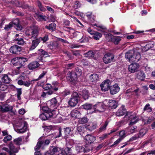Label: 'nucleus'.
Wrapping results in <instances>:
<instances>
[{"instance_id":"nucleus-25","label":"nucleus","mask_w":155,"mask_h":155,"mask_svg":"<svg viewBox=\"0 0 155 155\" xmlns=\"http://www.w3.org/2000/svg\"><path fill=\"white\" fill-rule=\"evenodd\" d=\"M71 149L68 147L66 148L63 150H61V153L62 155H71Z\"/></svg>"},{"instance_id":"nucleus-8","label":"nucleus","mask_w":155,"mask_h":155,"mask_svg":"<svg viewBox=\"0 0 155 155\" xmlns=\"http://www.w3.org/2000/svg\"><path fill=\"white\" fill-rule=\"evenodd\" d=\"M114 58V56L113 54L108 53L104 55L103 60L105 64H107L112 62Z\"/></svg>"},{"instance_id":"nucleus-34","label":"nucleus","mask_w":155,"mask_h":155,"mask_svg":"<svg viewBox=\"0 0 155 155\" xmlns=\"http://www.w3.org/2000/svg\"><path fill=\"white\" fill-rule=\"evenodd\" d=\"M44 89L46 90H51V89L53 90V93L55 91L58 90V88H53L51 84H47L44 87Z\"/></svg>"},{"instance_id":"nucleus-39","label":"nucleus","mask_w":155,"mask_h":155,"mask_svg":"<svg viewBox=\"0 0 155 155\" xmlns=\"http://www.w3.org/2000/svg\"><path fill=\"white\" fill-rule=\"evenodd\" d=\"M82 107L84 109L88 110L91 109L93 107V106L91 104L86 103L82 105Z\"/></svg>"},{"instance_id":"nucleus-35","label":"nucleus","mask_w":155,"mask_h":155,"mask_svg":"<svg viewBox=\"0 0 155 155\" xmlns=\"http://www.w3.org/2000/svg\"><path fill=\"white\" fill-rule=\"evenodd\" d=\"M87 31L91 35H93L92 37H90L91 38H93L95 40H97V35L96 31H93L90 28L87 29Z\"/></svg>"},{"instance_id":"nucleus-28","label":"nucleus","mask_w":155,"mask_h":155,"mask_svg":"<svg viewBox=\"0 0 155 155\" xmlns=\"http://www.w3.org/2000/svg\"><path fill=\"white\" fill-rule=\"evenodd\" d=\"M76 133L79 134L81 135H82V134L84 133V129L82 126L77 125Z\"/></svg>"},{"instance_id":"nucleus-40","label":"nucleus","mask_w":155,"mask_h":155,"mask_svg":"<svg viewBox=\"0 0 155 155\" xmlns=\"http://www.w3.org/2000/svg\"><path fill=\"white\" fill-rule=\"evenodd\" d=\"M82 96L85 100L87 99L88 98L89 95L88 91L86 90H84L82 91Z\"/></svg>"},{"instance_id":"nucleus-52","label":"nucleus","mask_w":155,"mask_h":155,"mask_svg":"<svg viewBox=\"0 0 155 155\" xmlns=\"http://www.w3.org/2000/svg\"><path fill=\"white\" fill-rule=\"evenodd\" d=\"M47 73V71H43L42 73L38 76V78L34 80V81H37L41 79L44 77L45 75H46Z\"/></svg>"},{"instance_id":"nucleus-54","label":"nucleus","mask_w":155,"mask_h":155,"mask_svg":"<svg viewBox=\"0 0 155 155\" xmlns=\"http://www.w3.org/2000/svg\"><path fill=\"white\" fill-rule=\"evenodd\" d=\"M8 87V86L2 83L0 85V90L1 91H5L7 89Z\"/></svg>"},{"instance_id":"nucleus-64","label":"nucleus","mask_w":155,"mask_h":155,"mask_svg":"<svg viewBox=\"0 0 155 155\" xmlns=\"http://www.w3.org/2000/svg\"><path fill=\"white\" fill-rule=\"evenodd\" d=\"M37 4L41 11H45V8L43 7L41 3L40 2L38 1L37 2Z\"/></svg>"},{"instance_id":"nucleus-26","label":"nucleus","mask_w":155,"mask_h":155,"mask_svg":"<svg viewBox=\"0 0 155 155\" xmlns=\"http://www.w3.org/2000/svg\"><path fill=\"white\" fill-rule=\"evenodd\" d=\"M13 107L12 106L6 104L2 106V111L3 112H7L12 110Z\"/></svg>"},{"instance_id":"nucleus-24","label":"nucleus","mask_w":155,"mask_h":155,"mask_svg":"<svg viewBox=\"0 0 155 155\" xmlns=\"http://www.w3.org/2000/svg\"><path fill=\"white\" fill-rule=\"evenodd\" d=\"M137 78L143 81L145 78V75L143 71H140L138 72L136 74Z\"/></svg>"},{"instance_id":"nucleus-62","label":"nucleus","mask_w":155,"mask_h":155,"mask_svg":"<svg viewBox=\"0 0 155 155\" xmlns=\"http://www.w3.org/2000/svg\"><path fill=\"white\" fill-rule=\"evenodd\" d=\"M34 81V80L31 81H24L23 85L25 86L26 87H28L30 86L31 82Z\"/></svg>"},{"instance_id":"nucleus-21","label":"nucleus","mask_w":155,"mask_h":155,"mask_svg":"<svg viewBox=\"0 0 155 155\" xmlns=\"http://www.w3.org/2000/svg\"><path fill=\"white\" fill-rule=\"evenodd\" d=\"M126 112L124 107L122 106L116 112V115L118 116H122Z\"/></svg>"},{"instance_id":"nucleus-63","label":"nucleus","mask_w":155,"mask_h":155,"mask_svg":"<svg viewBox=\"0 0 155 155\" xmlns=\"http://www.w3.org/2000/svg\"><path fill=\"white\" fill-rule=\"evenodd\" d=\"M80 6V3L78 1H76L75 2L74 5V7L75 9H77L79 8Z\"/></svg>"},{"instance_id":"nucleus-48","label":"nucleus","mask_w":155,"mask_h":155,"mask_svg":"<svg viewBox=\"0 0 155 155\" xmlns=\"http://www.w3.org/2000/svg\"><path fill=\"white\" fill-rule=\"evenodd\" d=\"M14 40L17 42V44L20 45H23L24 43L23 39L22 38H15Z\"/></svg>"},{"instance_id":"nucleus-42","label":"nucleus","mask_w":155,"mask_h":155,"mask_svg":"<svg viewBox=\"0 0 155 155\" xmlns=\"http://www.w3.org/2000/svg\"><path fill=\"white\" fill-rule=\"evenodd\" d=\"M39 117L42 120H46L48 117V114L47 113H42L40 115Z\"/></svg>"},{"instance_id":"nucleus-53","label":"nucleus","mask_w":155,"mask_h":155,"mask_svg":"<svg viewBox=\"0 0 155 155\" xmlns=\"http://www.w3.org/2000/svg\"><path fill=\"white\" fill-rule=\"evenodd\" d=\"M82 73V71L81 69L78 68H76L75 71V73L74 74L77 78V77L80 76Z\"/></svg>"},{"instance_id":"nucleus-2","label":"nucleus","mask_w":155,"mask_h":155,"mask_svg":"<svg viewBox=\"0 0 155 155\" xmlns=\"http://www.w3.org/2000/svg\"><path fill=\"white\" fill-rule=\"evenodd\" d=\"M80 95L76 92H73L68 101L69 105L71 107H74L76 106L80 100Z\"/></svg>"},{"instance_id":"nucleus-6","label":"nucleus","mask_w":155,"mask_h":155,"mask_svg":"<svg viewBox=\"0 0 155 155\" xmlns=\"http://www.w3.org/2000/svg\"><path fill=\"white\" fill-rule=\"evenodd\" d=\"M67 81L73 84H74L77 81V78L73 72H68L67 74Z\"/></svg>"},{"instance_id":"nucleus-16","label":"nucleus","mask_w":155,"mask_h":155,"mask_svg":"<svg viewBox=\"0 0 155 155\" xmlns=\"http://www.w3.org/2000/svg\"><path fill=\"white\" fill-rule=\"evenodd\" d=\"M134 52L133 50H130L127 52L125 54V58L126 59L130 62H133L132 60L134 58Z\"/></svg>"},{"instance_id":"nucleus-1","label":"nucleus","mask_w":155,"mask_h":155,"mask_svg":"<svg viewBox=\"0 0 155 155\" xmlns=\"http://www.w3.org/2000/svg\"><path fill=\"white\" fill-rule=\"evenodd\" d=\"M39 29L36 26H33L28 28L25 32V34L28 36H30L32 40V43L29 49L32 50L34 49L40 42V40L38 38L37 36L38 35Z\"/></svg>"},{"instance_id":"nucleus-43","label":"nucleus","mask_w":155,"mask_h":155,"mask_svg":"<svg viewBox=\"0 0 155 155\" xmlns=\"http://www.w3.org/2000/svg\"><path fill=\"white\" fill-rule=\"evenodd\" d=\"M84 148L81 146H78L76 148V150L78 153L82 154L84 153Z\"/></svg>"},{"instance_id":"nucleus-49","label":"nucleus","mask_w":155,"mask_h":155,"mask_svg":"<svg viewBox=\"0 0 155 155\" xmlns=\"http://www.w3.org/2000/svg\"><path fill=\"white\" fill-rule=\"evenodd\" d=\"M114 36L110 33L106 34L105 38L108 41L112 42V40Z\"/></svg>"},{"instance_id":"nucleus-15","label":"nucleus","mask_w":155,"mask_h":155,"mask_svg":"<svg viewBox=\"0 0 155 155\" xmlns=\"http://www.w3.org/2000/svg\"><path fill=\"white\" fill-rule=\"evenodd\" d=\"M110 93L112 94H114L117 93L120 90V88L117 84H115L110 86Z\"/></svg>"},{"instance_id":"nucleus-20","label":"nucleus","mask_w":155,"mask_h":155,"mask_svg":"<svg viewBox=\"0 0 155 155\" xmlns=\"http://www.w3.org/2000/svg\"><path fill=\"white\" fill-rule=\"evenodd\" d=\"M1 79L3 82L6 84H8L11 81V78L6 74L2 75Z\"/></svg>"},{"instance_id":"nucleus-30","label":"nucleus","mask_w":155,"mask_h":155,"mask_svg":"<svg viewBox=\"0 0 155 155\" xmlns=\"http://www.w3.org/2000/svg\"><path fill=\"white\" fill-rule=\"evenodd\" d=\"M51 45L52 49H57L60 47V42L58 41H54L52 42Z\"/></svg>"},{"instance_id":"nucleus-9","label":"nucleus","mask_w":155,"mask_h":155,"mask_svg":"<svg viewBox=\"0 0 155 155\" xmlns=\"http://www.w3.org/2000/svg\"><path fill=\"white\" fill-rule=\"evenodd\" d=\"M105 102L107 103L106 106L108 107L109 108L114 109L117 106V102L114 100H111L107 102L105 101Z\"/></svg>"},{"instance_id":"nucleus-38","label":"nucleus","mask_w":155,"mask_h":155,"mask_svg":"<svg viewBox=\"0 0 155 155\" xmlns=\"http://www.w3.org/2000/svg\"><path fill=\"white\" fill-rule=\"evenodd\" d=\"M84 56L86 57L94 58V53L92 51H90L84 54Z\"/></svg>"},{"instance_id":"nucleus-11","label":"nucleus","mask_w":155,"mask_h":155,"mask_svg":"<svg viewBox=\"0 0 155 155\" xmlns=\"http://www.w3.org/2000/svg\"><path fill=\"white\" fill-rule=\"evenodd\" d=\"M140 67L139 64L137 63H133L130 64L128 67L129 71L131 73H134L136 72Z\"/></svg>"},{"instance_id":"nucleus-44","label":"nucleus","mask_w":155,"mask_h":155,"mask_svg":"<svg viewBox=\"0 0 155 155\" xmlns=\"http://www.w3.org/2000/svg\"><path fill=\"white\" fill-rule=\"evenodd\" d=\"M79 112L76 110H74L72 111L71 114L72 117L77 118L79 114Z\"/></svg>"},{"instance_id":"nucleus-7","label":"nucleus","mask_w":155,"mask_h":155,"mask_svg":"<svg viewBox=\"0 0 155 155\" xmlns=\"http://www.w3.org/2000/svg\"><path fill=\"white\" fill-rule=\"evenodd\" d=\"M21 126L19 127L17 130V132L18 133H23L25 132L27 129V123L24 120L21 122Z\"/></svg>"},{"instance_id":"nucleus-45","label":"nucleus","mask_w":155,"mask_h":155,"mask_svg":"<svg viewBox=\"0 0 155 155\" xmlns=\"http://www.w3.org/2000/svg\"><path fill=\"white\" fill-rule=\"evenodd\" d=\"M121 40V38L119 36L114 37L113 38L112 42L114 43L115 44L117 45L118 44Z\"/></svg>"},{"instance_id":"nucleus-14","label":"nucleus","mask_w":155,"mask_h":155,"mask_svg":"<svg viewBox=\"0 0 155 155\" xmlns=\"http://www.w3.org/2000/svg\"><path fill=\"white\" fill-rule=\"evenodd\" d=\"M95 140L96 138L90 135H87L84 138L85 142L87 144H88L91 143Z\"/></svg>"},{"instance_id":"nucleus-59","label":"nucleus","mask_w":155,"mask_h":155,"mask_svg":"<svg viewBox=\"0 0 155 155\" xmlns=\"http://www.w3.org/2000/svg\"><path fill=\"white\" fill-rule=\"evenodd\" d=\"M12 137L10 135H8L4 137L3 139L4 141L6 143L7 141H10L12 139Z\"/></svg>"},{"instance_id":"nucleus-55","label":"nucleus","mask_w":155,"mask_h":155,"mask_svg":"<svg viewBox=\"0 0 155 155\" xmlns=\"http://www.w3.org/2000/svg\"><path fill=\"white\" fill-rule=\"evenodd\" d=\"M51 150L52 152L53 153V155L55 153H57L58 152H61V149L60 148L58 147H54Z\"/></svg>"},{"instance_id":"nucleus-56","label":"nucleus","mask_w":155,"mask_h":155,"mask_svg":"<svg viewBox=\"0 0 155 155\" xmlns=\"http://www.w3.org/2000/svg\"><path fill=\"white\" fill-rule=\"evenodd\" d=\"M12 27V23L10 22L8 24L5 25V27H4V29L6 31H9Z\"/></svg>"},{"instance_id":"nucleus-31","label":"nucleus","mask_w":155,"mask_h":155,"mask_svg":"<svg viewBox=\"0 0 155 155\" xmlns=\"http://www.w3.org/2000/svg\"><path fill=\"white\" fill-rule=\"evenodd\" d=\"M9 147L10 151H12L14 153H17L18 151V148L15 147L14 144L12 143H10L9 144Z\"/></svg>"},{"instance_id":"nucleus-33","label":"nucleus","mask_w":155,"mask_h":155,"mask_svg":"<svg viewBox=\"0 0 155 155\" xmlns=\"http://www.w3.org/2000/svg\"><path fill=\"white\" fill-rule=\"evenodd\" d=\"M38 51L39 53L41 54V56L40 59H39L40 60H42V57L46 58L47 57L48 55V53L47 52L44 51L42 49L39 50Z\"/></svg>"},{"instance_id":"nucleus-17","label":"nucleus","mask_w":155,"mask_h":155,"mask_svg":"<svg viewBox=\"0 0 155 155\" xmlns=\"http://www.w3.org/2000/svg\"><path fill=\"white\" fill-rule=\"evenodd\" d=\"M40 65L39 63L36 61L31 62L28 65V68L29 70H33L38 68Z\"/></svg>"},{"instance_id":"nucleus-60","label":"nucleus","mask_w":155,"mask_h":155,"mask_svg":"<svg viewBox=\"0 0 155 155\" xmlns=\"http://www.w3.org/2000/svg\"><path fill=\"white\" fill-rule=\"evenodd\" d=\"M120 138H122V140L126 136V133L124 130H122L119 133Z\"/></svg>"},{"instance_id":"nucleus-13","label":"nucleus","mask_w":155,"mask_h":155,"mask_svg":"<svg viewBox=\"0 0 155 155\" xmlns=\"http://www.w3.org/2000/svg\"><path fill=\"white\" fill-rule=\"evenodd\" d=\"M106 29L105 27L103 25H97V39L102 36V33L105 32Z\"/></svg>"},{"instance_id":"nucleus-37","label":"nucleus","mask_w":155,"mask_h":155,"mask_svg":"<svg viewBox=\"0 0 155 155\" xmlns=\"http://www.w3.org/2000/svg\"><path fill=\"white\" fill-rule=\"evenodd\" d=\"M137 128V127L136 126L133 127H129L125 129V131L127 132L130 133H133L135 132V130Z\"/></svg>"},{"instance_id":"nucleus-23","label":"nucleus","mask_w":155,"mask_h":155,"mask_svg":"<svg viewBox=\"0 0 155 155\" xmlns=\"http://www.w3.org/2000/svg\"><path fill=\"white\" fill-rule=\"evenodd\" d=\"M141 56L139 52H134V58L132 60L133 62H138L140 59Z\"/></svg>"},{"instance_id":"nucleus-57","label":"nucleus","mask_w":155,"mask_h":155,"mask_svg":"<svg viewBox=\"0 0 155 155\" xmlns=\"http://www.w3.org/2000/svg\"><path fill=\"white\" fill-rule=\"evenodd\" d=\"M17 97L19 100L20 99V95L22 94L21 88H17Z\"/></svg>"},{"instance_id":"nucleus-29","label":"nucleus","mask_w":155,"mask_h":155,"mask_svg":"<svg viewBox=\"0 0 155 155\" xmlns=\"http://www.w3.org/2000/svg\"><path fill=\"white\" fill-rule=\"evenodd\" d=\"M56 25L54 23L50 24L49 26L46 25L45 28L51 31H54L55 30Z\"/></svg>"},{"instance_id":"nucleus-47","label":"nucleus","mask_w":155,"mask_h":155,"mask_svg":"<svg viewBox=\"0 0 155 155\" xmlns=\"http://www.w3.org/2000/svg\"><path fill=\"white\" fill-rule=\"evenodd\" d=\"M43 144V142L42 141H38L37 143V145L35 147V151H38L40 148Z\"/></svg>"},{"instance_id":"nucleus-12","label":"nucleus","mask_w":155,"mask_h":155,"mask_svg":"<svg viewBox=\"0 0 155 155\" xmlns=\"http://www.w3.org/2000/svg\"><path fill=\"white\" fill-rule=\"evenodd\" d=\"M19 63L21 64V66L17 68L16 69V71H17L16 74H19L20 72L21 71V69L23 68V67L22 66V64H24L27 61V59L25 58L19 57Z\"/></svg>"},{"instance_id":"nucleus-41","label":"nucleus","mask_w":155,"mask_h":155,"mask_svg":"<svg viewBox=\"0 0 155 155\" xmlns=\"http://www.w3.org/2000/svg\"><path fill=\"white\" fill-rule=\"evenodd\" d=\"M22 139L21 137H19L14 140L13 141L14 143L16 145L19 146L21 144Z\"/></svg>"},{"instance_id":"nucleus-5","label":"nucleus","mask_w":155,"mask_h":155,"mask_svg":"<svg viewBox=\"0 0 155 155\" xmlns=\"http://www.w3.org/2000/svg\"><path fill=\"white\" fill-rule=\"evenodd\" d=\"M111 85V82L109 80H105L100 85L101 90L104 91L110 89Z\"/></svg>"},{"instance_id":"nucleus-18","label":"nucleus","mask_w":155,"mask_h":155,"mask_svg":"<svg viewBox=\"0 0 155 155\" xmlns=\"http://www.w3.org/2000/svg\"><path fill=\"white\" fill-rule=\"evenodd\" d=\"M12 3L17 6L21 7L24 8H26L28 7L27 5H25L24 3H20L18 0H12Z\"/></svg>"},{"instance_id":"nucleus-32","label":"nucleus","mask_w":155,"mask_h":155,"mask_svg":"<svg viewBox=\"0 0 155 155\" xmlns=\"http://www.w3.org/2000/svg\"><path fill=\"white\" fill-rule=\"evenodd\" d=\"M106 105L103 103H97V107L98 108V109H97V111H99L100 112H102L104 110V109L105 108Z\"/></svg>"},{"instance_id":"nucleus-19","label":"nucleus","mask_w":155,"mask_h":155,"mask_svg":"<svg viewBox=\"0 0 155 155\" xmlns=\"http://www.w3.org/2000/svg\"><path fill=\"white\" fill-rule=\"evenodd\" d=\"M153 42L152 41L150 42L147 44L145 46L142 48V51L143 52L146 51L149 49L153 47Z\"/></svg>"},{"instance_id":"nucleus-3","label":"nucleus","mask_w":155,"mask_h":155,"mask_svg":"<svg viewBox=\"0 0 155 155\" xmlns=\"http://www.w3.org/2000/svg\"><path fill=\"white\" fill-rule=\"evenodd\" d=\"M125 118H128V120H130L129 125H132L135 124L139 120L138 116L135 114H132L130 113H127L125 116Z\"/></svg>"},{"instance_id":"nucleus-61","label":"nucleus","mask_w":155,"mask_h":155,"mask_svg":"<svg viewBox=\"0 0 155 155\" xmlns=\"http://www.w3.org/2000/svg\"><path fill=\"white\" fill-rule=\"evenodd\" d=\"M150 104H147L144 107L143 110H146L148 112L151 111L152 110L151 108L150 107Z\"/></svg>"},{"instance_id":"nucleus-10","label":"nucleus","mask_w":155,"mask_h":155,"mask_svg":"<svg viewBox=\"0 0 155 155\" xmlns=\"http://www.w3.org/2000/svg\"><path fill=\"white\" fill-rule=\"evenodd\" d=\"M21 50V47L17 45L12 46L9 49L10 52L14 54H18Z\"/></svg>"},{"instance_id":"nucleus-22","label":"nucleus","mask_w":155,"mask_h":155,"mask_svg":"<svg viewBox=\"0 0 155 155\" xmlns=\"http://www.w3.org/2000/svg\"><path fill=\"white\" fill-rule=\"evenodd\" d=\"M12 25L14 24L16 26V28L18 30H21L22 29V27L19 24V20L18 19L16 18L12 22Z\"/></svg>"},{"instance_id":"nucleus-27","label":"nucleus","mask_w":155,"mask_h":155,"mask_svg":"<svg viewBox=\"0 0 155 155\" xmlns=\"http://www.w3.org/2000/svg\"><path fill=\"white\" fill-rule=\"evenodd\" d=\"M35 17L36 20L38 21H46L47 20L46 17L44 15H36Z\"/></svg>"},{"instance_id":"nucleus-46","label":"nucleus","mask_w":155,"mask_h":155,"mask_svg":"<svg viewBox=\"0 0 155 155\" xmlns=\"http://www.w3.org/2000/svg\"><path fill=\"white\" fill-rule=\"evenodd\" d=\"M108 124V122L106 121L104 124L103 126H101L99 129L98 132L100 133L105 130L106 129V127Z\"/></svg>"},{"instance_id":"nucleus-4","label":"nucleus","mask_w":155,"mask_h":155,"mask_svg":"<svg viewBox=\"0 0 155 155\" xmlns=\"http://www.w3.org/2000/svg\"><path fill=\"white\" fill-rule=\"evenodd\" d=\"M46 104L48 108L52 111H54V109L57 108L59 105L57 99L55 98L47 101Z\"/></svg>"},{"instance_id":"nucleus-50","label":"nucleus","mask_w":155,"mask_h":155,"mask_svg":"<svg viewBox=\"0 0 155 155\" xmlns=\"http://www.w3.org/2000/svg\"><path fill=\"white\" fill-rule=\"evenodd\" d=\"M91 80L93 82H96L97 80V74H91L90 76Z\"/></svg>"},{"instance_id":"nucleus-51","label":"nucleus","mask_w":155,"mask_h":155,"mask_svg":"<svg viewBox=\"0 0 155 155\" xmlns=\"http://www.w3.org/2000/svg\"><path fill=\"white\" fill-rule=\"evenodd\" d=\"M53 93V90L51 89V90L45 92H43L41 95V97H44L47 95H51Z\"/></svg>"},{"instance_id":"nucleus-58","label":"nucleus","mask_w":155,"mask_h":155,"mask_svg":"<svg viewBox=\"0 0 155 155\" xmlns=\"http://www.w3.org/2000/svg\"><path fill=\"white\" fill-rule=\"evenodd\" d=\"M146 133V130L145 129L141 130L140 132V133L138 134L140 137H142Z\"/></svg>"},{"instance_id":"nucleus-36","label":"nucleus","mask_w":155,"mask_h":155,"mask_svg":"<svg viewBox=\"0 0 155 155\" xmlns=\"http://www.w3.org/2000/svg\"><path fill=\"white\" fill-rule=\"evenodd\" d=\"M88 119L86 117H84L79 119L78 123L81 124H85L88 122Z\"/></svg>"}]
</instances>
